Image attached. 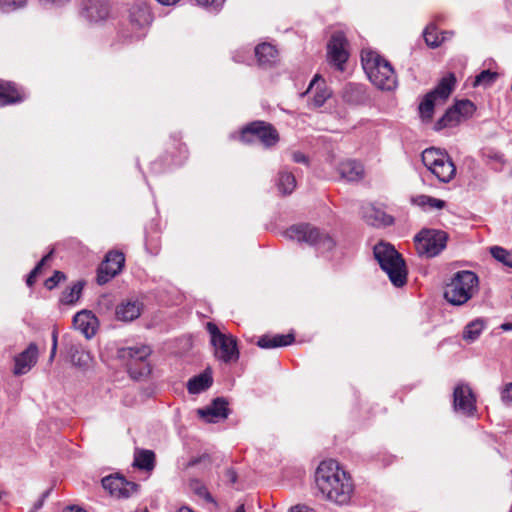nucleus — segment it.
<instances>
[{
	"label": "nucleus",
	"instance_id": "obj_53",
	"mask_svg": "<svg viewBox=\"0 0 512 512\" xmlns=\"http://www.w3.org/2000/svg\"><path fill=\"white\" fill-rule=\"evenodd\" d=\"M502 329L505 330V331H510L512 330V322H508V323H504L502 325Z\"/></svg>",
	"mask_w": 512,
	"mask_h": 512
},
{
	"label": "nucleus",
	"instance_id": "obj_29",
	"mask_svg": "<svg viewBox=\"0 0 512 512\" xmlns=\"http://www.w3.org/2000/svg\"><path fill=\"white\" fill-rule=\"evenodd\" d=\"M151 354L149 346L140 345L123 348L119 351V356L123 359L130 358L135 361H143Z\"/></svg>",
	"mask_w": 512,
	"mask_h": 512
},
{
	"label": "nucleus",
	"instance_id": "obj_34",
	"mask_svg": "<svg viewBox=\"0 0 512 512\" xmlns=\"http://www.w3.org/2000/svg\"><path fill=\"white\" fill-rule=\"evenodd\" d=\"M83 289L82 282L78 281L74 283L72 286L65 289L61 296V302L64 304H73L75 303L81 295Z\"/></svg>",
	"mask_w": 512,
	"mask_h": 512
},
{
	"label": "nucleus",
	"instance_id": "obj_15",
	"mask_svg": "<svg viewBox=\"0 0 512 512\" xmlns=\"http://www.w3.org/2000/svg\"><path fill=\"white\" fill-rule=\"evenodd\" d=\"M37 359L38 347L35 343H30L23 352L14 357L13 374L20 376L28 373L36 364Z\"/></svg>",
	"mask_w": 512,
	"mask_h": 512
},
{
	"label": "nucleus",
	"instance_id": "obj_20",
	"mask_svg": "<svg viewBox=\"0 0 512 512\" xmlns=\"http://www.w3.org/2000/svg\"><path fill=\"white\" fill-rule=\"evenodd\" d=\"M315 89L312 103L315 107L322 106L325 101L330 97V91L324 86V81L319 75H315L310 82L307 90L302 94L304 96L307 93L312 92Z\"/></svg>",
	"mask_w": 512,
	"mask_h": 512
},
{
	"label": "nucleus",
	"instance_id": "obj_22",
	"mask_svg": "<svg viewBox=\"0 0 512 512\" xmlns=\"http://www.w3.org/2000/svg\"><path fill=\"white\" fill-rule=\"evenodd\" d=\"M213 378L209 370L194 376L187 383V390L190 394H199L211 387Z\"/></svg>",
	"mask_w": 512,
	"mask_h": 512
},
{
	"label": "nucleus",
	"instance_id": "obj_23",
	"mask_svg": "<svg viewBox=\"0 0 512 512\" xmlns=\"http://www.w3.org/2000/svg\"><path fill=\"white\" fill-rule=\"evenodd\" d=\"M255 56L261 66H271L277 61L278 52L269 43H262L256 46Z\"/></svg>",
	"mask_w": 512,
	"mask_h": 512
},
{
	"label": "nucleus",
	"instance_id": "obj_16",
	"mask_svg": "<svg viewBox=\"0 0 512 512\" xmlns=\"http://www.w3.org/2000/svg\"><path fill=\"white\" fill-rule=\"evenodd\" d=\"M228 402L218 397L212 401V403L205 407L197 410V414L200 418L207 422L215 423L220 419H226L229 415Z\"/></svg>",
	"mask_w": 512,
	"mask_h": 512
},
{
	"label": "nucleus",
	"instance_id": "obj_6",
	"mask_svg": "<svg viewBox=\"0 0 512 512\" xmlns=\"http://www.w3.org/2000/svg\"><path fill=\"white\" fill-rule=\"evenodd\" d=\"M422 162L427 169L443 183L451 181L456 168L447 153L436 148H427L422 152Z\"/></svg>",
	"mask_w": 512,
	"mask_h": 512
},
{
	"label": "nucleus",
	"instance_id": "obj_39",
	"mask_svg": "<svg viewBox=\"0 0 512 512\" xmlns=\"http://www.w3.org/2000/svg\"><path fill=\"white\" fill-rule=\"evenodd\" d=\"M51 255H52V251L50 253H48L47 255H45L41 259V261L36 265V267L30 272V274L28 275L27 280H26L28 286L33 285L42 266L50 259Z\"/></svg>",
	"mask_w": 512,
	"mask_h": 512
},
{
	"label": "nucleus",
	"instance_id": "obj_56",
	"mask_svg": "<svg viewBox=\"0 0 512 512\" xmlns=\"http://www.w3.org/2000/svg\"><path fill=\"white\" fill-rule=\"evenodd\" d=\"M235 512H245L244 505L242 504V505L238 506Z\"/></svg>",
	"mask_w": 512,
	"mask_h": 512
},
{
	"label": "nucleus",
	"instance_id": "obj_8",
	"mask_svg": "<svg viewBox=\"0 0 512 512\" xmlns=\"http://www.w3.org/2000/svg\"><path fill=\"white\" fill-rule=\"evenodd\" d=\"M206 329L210 334L215 357L224 363L237 361L239 351L236 338L232 335L222 333L213 322H208Z\"/></svg>",
	"mask_w": 512,
	"mask_h": 512
},
{
	"label": "nucleus",
	"instance_id": "obj_13",
	"mask_svg": "<svg viewBox=\"0 0 512 512\" xmlns=\"http://www.w3.org/2000/svg\"><path fill=\"white\" fill-rule=\"evenodd\" d=\"M125 257L122 252L110 251L98 269L97 281L99 284L107 283L122 269Z\"/></svg>",
	"mask_w": 512,
	"mask_h": 512
},
{
	"label": "nucleus",
	"instance_id": "obj_33",
	"mask_svg": "<svg viewBox=\"0 0 512 512\" xmlns=\"http://www.w3.org/2000/svg\"><path fill=\"white\" fill-rule=\"evenodd\" d=\"M414 204L423 207L433 209H443L446 206V202L441 199H437L427 195H418L413 198Z\"/></svg>",
	"mask_w": 512,
	"mask_h": 512
},
{
	"label": "nucleus",
	"instance_id": "obj_52",
	"mask_svg": "<svg viewBox=\"0 0 512 512\" xmlns=\"http://www.w3.org/2000/svg\"><path fill=\"white\" fill-rule=\"evenodd\" d=\"M56 351H57V345L52 344L51 353H50V360H53V358L55 357Z\"/></svg>",
	"mask_w": 512,
	"mask_h": 512
},
{
	"label": "nucleus",
	"instance_id": "obj_17",
	"mask_svg": "<svg viewBox=\"0 0 512 512\" xmlns=\"http://www.w3.org/2000/svg\"><path fill=\"white\" fill-rule=\"evenodd\" d=\"M97 318L89 311L83 310L73 317V325L87 339L92 338L96 333Z\"/></svg>",
	"mask_w": 512,
	"mask_h": 512
},
{
	"label": "nucleus",
	"instance_id": "obj_36",
	"mask_svg": "<svg viewBox=\"0 0 512 512\" xmlns=\"http://www.w3.org/2000/svg\"><path fill=\"white\" fill-rule=\"evenodd\" d=\"M498 78V73L490 70H484L478 74L474 81V86H491Z\"/></svg>",
	"mask_w": 512,
	"mask_h": 512
},
{
	"label": "nucleus",
	"instance_id": "obj_49",
	"mask_svg": "<svg viewBox=\"0 0 512 512\" xmlns=\"http://www.w3.org/2000/svg\"><path fill=\"white\" fill-rule=\"evenodd\" d=\"M48 493H49L48 491H47V492H45V493L42 495V498H41L37 503H35V505H34L35 510H38V509H40V508L42 507L43 502H44V499H45V497L48 495Z\"/></svg>",
	"mask_w": 512,
	"mask_h": 512
},
{
	"label": "nucleus",
	"instance_id": "obj_45",
	"mask_svg": "<svg viewBox=\"0 0 512 512\" xmlns=\"http://www.w3.org/2000/svg\"><path fill=\"white\" fill-rule=\"evenodd\" d=\"M196 493L203 497L208 502H213V498L204 486H200L196 489Z\"/></svg>",
	"mask_w": 512,
	"mask_h": 512
},
{
	"label": "nucleus",
	"instance_id": "obj_24",
	"mask_svg": "<svg viewBox=\"0 0 512 512\" xmlns=\"http://www.w3.org/2000/svg\"><path fill=\"white\" fill-rule=\"evenodd\" d=\"M24 94L12 83L0 84V106L21 102Z\"/></svg>",
	"mask_w": 512,
	"mask_h": 512
},
{
	"label": "nucleus",
	"instance_id": "obj_31",
	"mask_svg": "<svg viewBox=\"0 0 512 512\" xmlns=\"http://www.w3.org/2000/svg\"><path fill=\"white\" fill-rule=\"evenodd\" d=\"M446 35H448L447 32L439 33L434 25L427 26L424 31V39L426 44L433 48L444 42L447 39Z\"/></svg>",
	"mask_w": 512,
	"mask_h": 512
},
{
	"label": "nucleus",
	"instance_id": "obj_43",
	"mask_svg": "<svg viewBox=\"0 0 512 512\" xmlns=\"http://www.w3.org/2000/svg\"><path fill=\"white\" fill-rule=\"evenodd\" d=\"M501 399L507 405H512V383H507L501 391Z\"/></svg>",
	"mask_w": 512,
	"mask_h": 512
},
{
	"label": "nucleus",
	"instance_id": "obj_11",
	"mask_svg": "<svg viewBox=\"0 0 512 512\" xmlns=\"http://www.w3.org/2000/svg\"><path fill=\"white\" fill-rule=\"evenodd\" d=\"M347 39L342 31H335L327 45L328 61L339 71L344 70V64L348 60Z\"/></svg>",
	"mask_w": 512,
	"mask_h": 512
},
{
	"label": "nucleus",
	"instance_id": "obj_35",
	"mask_svg": "<svg viewBox=\"0 0 512 512\" xmlns=\"http://www.w3.org/2000/svg\"><path fill=\"white\" fill-rule=\"evenodd\" d=\"M484 329V322L482 320H474L467 324L463 332V338L469 342L475 341Z\"/></svg>",
	"mask_w": 512,
	"mask_h": 512
},
{
	"label": "nucleus",
	"instance_id": "obj_40",
	"mask_svg": "<svg viewBox=\"0 0 512 512\" xmlns=\"http://www.w3.org/2000/svg\"><path fill=\"white\" fill-rule=\"evenodd\" d=\"M26 0H0V8L4 12H9L23 7Z\"/></svg>",
	"mask_w": 512,
	"mask_h": 512
},
{
	"label": "nucleus",
	"instance_id": "obj_47",
	"mask_svg": "<svg viewBox=\"0 0 512 512\" xmlns=\"http://www.w3.org/2000/svg\"><path fill=\"white\" fill-rule=\"evenodd\" d=\"M290 512H313L311 509L305 506H296L290 510Z\"/></svg>",
	"mask_w": 512,
	"mask_h": 512
},
{
	"label": "nucleus",
	"instance_id": "obj_28",
	"mask_svg": "<svg viewBox=\"0 0 512 512\" xmlns=\"http://www.w3.org/2000/svg\"><path fill=\"white\" fill-rule=\"evenodd\" d=\"M134 466L142 470H152L155 466L154 452L151 450H136L134 455Z\"/></svg>",
	"mask_w": 512,
	"mask_h": 512
},
{
	"label": "nucleus",
	"instance_id": "obj_18",
	"mask_svg": "<svg viewBox=\"0 0 512 512\" xmlns=\"http://www.w3.org/2000/svg\"><path fill=\"white\" fill-rule=\"evenodd\" d=\"M82 13L91 22L102 21L109 13L107 2L105 0H85Z\"/></svg>",
	"mask_w": 512,
	"mask_h": 512
},
{
	"label": "nucleus",
	"instance_id": "obj_5",
	"mask_svg": "<svg viewBox=\"0 0 512 512\" xmlns=\"http://www.w3.org/2000/svg\"><path fill=\"white\" fill-rule=\"evenodd\" d=\"M285 236L288 239L314 246L321 253L330 251L335 245L334 240L327 233L310 224L292 225L285 231Z\"/></svg>",
	"mask_w": 512,
	"mask_h": 512
},
{
	"label": "nucleus",
	"instance_id": "obj_44",
	"mask_svg": "<svg viewBox=\"0 0 512 512\" xmlns=\"http://www.w3.org/2000/svg\"><path fill=\"white\" fill-rule=\"evenodd\" d=\"M291 156L292 160L296 163H308L307 157L300 151H294Z\"/></svg>",
	"mask_w": 512,
	"mask_h": 512
},
{
	"label": "nucleus",
	"instance_id": "obj_48",
	"mask_svg": "<svg viewBox=\"0 0 512 512\" xmlns=\"http://www.w3.org/2000/svg\"><path fill=\"white\" fill-rule=\"evenodd\" d=\"M63 512H86L84 509L78 506H70L63 510Z\"/></svg>",
	"mask_w": 512,
	"mask_h": 512
},
{
	"label": "nucleus",
	"instance_id": "obj_38",
	"mask_svg": "<svg viewBox=\"0 0 512 512\" xmlns=\"http://www.w3.org/2000/svg\"><path fill=\"white\" fill-rule=\"evenodd\" d=\"M490 252L496 260L512 267V262L510 261L511 255L506 249L499 246H493L491 247Z\"/></svg>",
	"mask_w": 512,
	"mask_h": 512
},
{
	"label": "nucleus",
	"instance_id": "obj_3",
	"mask_svg": "<svg viewBox=\"0 0 512 512\" xmlns=\"http://www.w3.org/2000/svg\"><path fill=\"white\" fill-rule=\"evenodd\" d=\"M374 256L395 287H402L406 284L407 269L405 261L394 246L381 242L375 245Z\"/></svg>",
	"mask_w": 512,
	"mask_h": 512
},
{
	"label": "nucleus",
	"instance_id": "obj_4",
	"mask_svg": "<svg viewBox=\"0 0 512 512\" xmlns=\"http://www.w3.org/2000/svg\"><path fill=\"white\" fill-rule=\"evenodd\" d=\"M478 276L468 270L456 272L447 284L444 297L453 305L466 303L478 291Z\"/></svg>",
	"mask_w": 512,
	"mask_h": 512
},
{
	"label": "nucleus",
	"instance_id": "obj_46",
	"mask_svg": "<svg viewBox=\"0 0 512 512\" xmlns=\"http://www.w3.org/2000/svg\"><path fill=\"white\" fill-rule=\"evenodd\" d=\"M226 476L229 479L230 482L235 483L237 480L236 472L232 469H228L226 472Z\"/></svg>",
	"mask_w": 512,
	"mask_h": 512
},
{
	"label": "nucleus",
	"instance_id": "obj_7",
	"mask_svg": "<svg viewBox=\"0 0 512 512\" xmlns=\"http://www.w3.org/2000/svg\"><path fill=\"white\" fill-rule=\"evenodd\" d=\"M456 83L454 74L444 76L438 85L427 93L419 104V114L423 121H430L433 117L437 102H444L452 93Z\"/></svg>",
	"mask_w": 512,
	"mask_h": 512
},
{
	"label": "nucleus",
	"instance_id": "obj_19",
	"mask_svg": "<svg viewBox=\"0 0 512 512\" xmlns=\"http://www.w3.org/2000/svg\"><path fill=\"white\" fill-rule=\"evenodd\" d=\"M340 178L346 181H358L364 174L363 166L355 160H345L338 165Z\"/></svg>",
	"mask_w": 512,
	"mask_h": 512
},
{
	"label": "nucleus",
	"instance_id": "obj_25",
	"mask_svg": "<svg viewBox=\"0 0 512 512\" xmlns=\"http://www.w3.org/2000/svg\"><path fill=\"white\" fill-rule=\"evenodd\" d=\"M295 338L292 333L285 334V335H274V336H263L261 337L257 345L261 348L269 349V348H276V347H283L288 346L294 342Z\"/></svg>",
	"mask_w": 512,
	"mask_h": 512
},
{
	"label": "nucleus",
	"instance_id": "obj_1",
	"mask_svg": "<svg viewBox=\"0 0 512 512\" xmlns=\"http://www.w3.org/2000/svg\"><path fill=\"white\" fill-rule=\"evenodd\" d=\"M315 483L323 498L338 505H346L354 493L350 474L332 459L322 461L315 473Z\"/></svg>",
	"mask_w": 512,
	"mask_h": 512
},
{
	"label": "nucleus",
	"instance_id": "obj_55",
	"mask_svg": "<svg viewBox=\"0 0 512 512\" xmlns=\"http://www.w3.org/2000/svg\"><path fill=\"white\" fill-rule=\"evenodd\" d=\"M178 512H194L188 507H182L178 510Z\"/></svg>",
	"mask_w": 512,
	"mask_h": 512
},
{
	"label": "nucleus",
	"instance_id": "obj_37",
	"mask_svg": "<svg viewBox=\"0 0 512 512\" xmlns=\"http://www.w3.org/2000/svg\"><path fill=\"white\" fill-rule=\"evenodd\" d=\"M453 108L457 109V112L462 120L471 116L476 109L474 103L470 100H460L455 103Z\"/></svg>",
	"mask_w": 512,
	"mask_h": 512
},
{
	"label": "nucleus",
	"instance_id": "obj_10",
	"mask_svg": "<svg viewBox=\"0 0 512 512\" xmlns=\"http://www.w3.org/2000/svg\"><path fill=\"white\" fill-rule=\"evenodd\" d=\"M241 138L246 142L260 141L264 146L275 145L279 140L276 129L269 123L256 121L248 125L243 131Z\"/></svg>",
	"mask_w": 512,
	"mask_h": 512
},
{
	"label": "nucleus",
	"instance_id": "obj_9",
	"mask_svg": "<svg viewBox=\"0 0 512 512\" xmlns=\"http://www.w3.org/2000/svg\"><path fill=\"white\" fill-rule=\"evenodd\" d=\"M416 251L420 256H438L447 245L448 234L443 230L423 229L414 238Z\"/></svg>",
	"mask_w": 512,
	"mask_h": 512
},
{
	"label": "nucleus",
	"instance_id": "obj_57",
	"mask_svg": "<svg viewBox=\"0 0 512 512\" xmlns=\"http://www.w3.org/2000/svg\"><path fill=\"white\" fill-rule=\"evenodd\" d=\"M2 496H3V493H2V492H0V500L2 499Z\"/></svg>",
	"mask_w": 512,
	"mask_h": 512
},
{
	"label": "nucleus",
	"instance_id": "obj_26",
	"mask_svg": "<svg viewBox=\"0 0 512 512\" xmlns=\"http://www.w3.org/2000/svg\"><path fill=\"white\" fill-rule=\"evenodd\" d=\"M69 355L74 366L81 369H87L92 363V356L89 351L83 349L80 345H71Z\"/></svg>",
	"mask_w": 512,
	"mask_h": 512
},
{
	"label": "nucleus",
	"instance_id": "obj_14",
	"mask_svg": "<svg viewBox=\"0 0 512 512\" xmlns=\"http://www.w3.org/2000/svg\"><path fill=\"white\" fill-rule=\"evenodd\" d=\"M102 486L112 496L118 498H128L138 491L139 485L127 481L119 475H110L102 479Z\"/></svg>",
	"mask_w": 512,
	"mask_h": 512
},
{
	"label": "nucleus",
	"instance_id": "obj_2",
	"mask_svg": "<svg viewBox=\"0 0 512 512\" xmlns=\"http://www.w3.org/2000/svg\"><path fill=\"white\" fill-rule=\"evenodd\" d=\"M362 66L369 80L381 90L391 91L397 86V77L391 64L374 51H362Z\"/></svg>",
	"mask_w": 512,
	"mask_h": 512
},
{
	"label": "nucleus",
	"instance_id": "obj_21",
	"mask_svg": "<svg viewBox=\"0 0 512 512\" xmlns=\"http://www.w3.org/2000/svg\"><path fill=\"white\" fill-rule=\"evenodd\" d=\"M142 311V304L137 301L122 302L116 308V317L121 321H133L138 318Z\"/></svg>",
	"mask_w": 512,
	"mask_h": 512
},
{
	"label": "nucleus",
	"instance_id": "obj_27",
	"mask_svg": "<svg viewBox=\"0 0 512 512\" xmlns=\"http://www.w3.org/2000/svg\"><path fill=\"white\" fill-rule=\"evenodd\" d=\"M364 218L372 226H387L393 223V218L390 215L375 207L366 208Z\"/></svg>",
	"mask_w": 512,
	"mask_h": 512
},
{
	"label": "nucleus",
	"instance_id": "obj_30",
	"mask_svg": "<svg viewBox=\"0 0 512 512\" xmlns=\"http://www.w3.org/2000/svg\"><path fill=\"white\" fill-rule=\"evenodd\" d=\"M462 119L460 118L457 109H454L453 106L450 107L445 114L437 121L435 124L436 130H441L447 127H455L457 126Z\"/></svg>",
	"mask_w": 512,
	"mask_h": 512
},
{
	"label": "nucleus",
	"instance_id": "obj_54",
	"mask_svg": "<svg viewBox=\"0 0 512 512\" xmlns=\"http://www.w3.org/2000/svg\"><path fill=\"white\" fill-rule=\"evenodd\" d=\"M487 156H488V157H490V158H492V159H495V160H497V161H500V162L502 161V155H500V154L495 153L493 156H491L490 154H488Z\"/></svg>",
	"mask_w": 512,
	"mask_h": 512
},
{
	"label": "nucleus",
	"instance_id": "obj_50",
	"mask_svg": "<svg viewBox=\"0 0 512 512\" xmlns=\"http://www.w3.org/2000/svg\"><path fill=\"white\" fill-rule=\"evenodd\" d=\"M162 5L170 6L176 4L179 0H156Z\"/></svg>",
	"mask_w": 512,
	"mask_h": 512
},
{
	"label": "nucleus",
	"instance_id": "obj_41",
	"mask_svg": "<svg viewBox=\"0 0 512 512\" xmlns=\"http://www.w3.org/2000/svg\"><path fill=\"white\" fill-rule=\"evenodd\" d=\"M226 0H196L197 4L211 11H218Z\"/></svg>",
	"mask_w": 512,
	"mask_h": 512
},
{
	"label": "nucleus",
	"instance_id": "obj_51",
	"mask_svg": "<svg viewBox=\"0 0 512 512\" xmlns=\"http://www.w3.org/2000/svg\"><path fill=\"white\" fill-rule=\"evenodd\" d=\"M57 343H58V331H57V329H54L52 331V344L57 345Z\"/></svg>",
	"mask_w": 512,
	"mask_h": 512
},
{
	"label": "nucleus",
	"instance_id": "obj_42",
	"mask_svg": "<svg viewBox=\"0 0 512 512\" xmlns=\"http://www.w3.org/2000/svg\"><path fill=\"white\" fill-rule=\"evenodd\" d=\"M65 278L64 274L60 271H55L53 276L48 278L45 281V287L49 290H52L56 287V285Z\"/></svg>",
	"mask_w": 512,
	"mask_h": 512
},
{
	"label": "nucleus",
	"instance_id": "obj_32",
	"mask_svg": "<svg viewBox=\"0 0 512 512\" xmlns=\"http://www.w3.org/2000/svg\"><path fill=\"white\" fill-rule=\"evenodd\" d=\"M278 189L283 194H290L296 187L295 176L291 172L281 171L277 183Z\"/></svg>",
	"mask_w": 512,
	"mask_h": 512
},
{
	"label": "nucleus",
	"instance_id": "obj_12",
	"mask_svg": "<svg viewBox=\"0 0 512 512\" xmlns=\"http://www.w3.org/2000/svg\"><path fill=\"white\" fill-rule=\"evenodd\" d=\"M453 407L458 413L472 416L476 411V399L468 385L459 384L454 388Z\"/></svg>",
	"mask_w": 512,
	"mask_h": 512
}]
</instances>
